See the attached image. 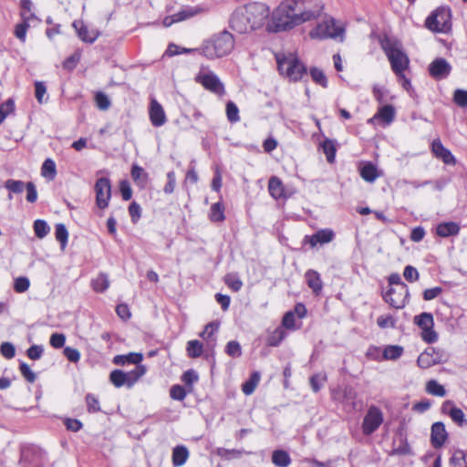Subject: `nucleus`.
I'll return each mask as SVG.
<instances>
[{
	"instance_id": "f257e3e1",
	"label": "nucleus",
	"mask_w": 467,
	"mask_h": 467,
	"mask_svg": "<svg viewBox=\"0 0 467 467\" xmlns=\"http://www.w3.org/2000/svg\"><path fill=\"white\" fill-rule=\"evenodd\" d=\"M269 15L270 10L266 5L259 2L249 3L234 9L229 19V26L239 34H247L262 27Z\"/></svg>"
},
{
	"instance_id": "f03ea898",
	"label": "nucleus",
	"mask_w": 467,
	"mask_h": 467,
	"mask_svg": "<svg viewBox=\"0 0 467 467\" xmlns=\"http://www.w3.org/2000/svg\"><path fill=\"white\" fill-rule=\"evenodd\" d=\"M300 2L286 0L274 12L273 21L276 31H285L309 21L308 13H302Z\"/></svg>"
},
{
	"instance_id": "7ed1b4c3",
	"label": "nucleus",
	"mask_w": 467,
	"mask_h": 467,
	"mask_svg": "<svg viewBox=\"0 0 467 467\" xmlns=\"http://www.w3.org/2000/svg\"><path fill=\"white\" fill-rule=\"evenodd\" d=\"M234 47V36L223 30L205 41L200 47V54L209 59L218 58L230 54Z\"/></svg>"
},
{
	"instance_id": "20e7f679",
	"label": "nucleus",
	"mask_w": 467,
	"mask_h": 467,
	"mask_svg": "<svg viewBox=\"0 0 467 467\" xmlns=\"http://www.w3.org/2000/svg\"><path fill=\"white\" fill-rule=\"evenodd\" d=\"M380 46L390 63L392 71L397 77L402 76V72L409 67L410 59L404 53L401 43L397 39L385 36L380 40Z\"/></svg>"
},
{
	"instance_id": "39448f33",
	"label": "nucleus",
	"mask_w": 467,
	"mask_h": 467,
	"mask_svg": "<svg viewBox=\"0 0 467 467\" xmlns=\"http://www.w3.org/2000/svg\"><path fill=\"white\" fill-rule=\"evenodd\" d=\"M279 73L290 81H298L306 74V66L293 53L275 55Z\"/></svg>"
},
{
	"instance_id": "423d86ee",
	"label": "nucleus",
	"mask_w": 467,
	"mask_h": 467,
	"mask_svg": "<svg viewBox=\"0 0 467 467\" xmlns=\"http://www.w3.org/2000/svg\"><path fill=\"white\" fill-rule=\"evenodd\" d=\"M344 33L342 26L337 25L334 18L327 17L309 32V36L313 39H339L342 42Z\"/></svg>"
},
{
	"instance_id": "0eeeda50",
	"label": "nucleus",
	"mask_w": 467,
	"mask_h": 467,
	"mask_svg": "<svg viewBox=\"0 0 467 467\" xmlns=\"http://www.w3.org/2000/svg\"><path fill=\"white\" fill-rule=\"evenodd\" d=\"M427 28L433 32L447 33L451 30V11L449 8L439 7L425 21Z\"/></svg>"
},
{
	"instance_id": "6e6552de",
	"label": "nucleus",
	"mask_w": 467,
	"mask_h": 467,
	"mask_svg": "<svg viewBox=\"0 0 467 467\" xmlns=\"http://www.w3.org/2000/svg\"><path fill=\"white\" fill-rule=\"evenodd\" d=\"M410 296L409 287L407 285H402L399 287H391L384 295V299L391 306L401 309L406 306L408 297Z\"/></svg>"
},
{
	"instance_id": "1a4fd4ad",
	"label": "nucleus",
	"mask_w": 467,
	"mask_h": 467,
	"mask_svg": "<svg viewBox=\"0 0 467 467\" xmlns=\"http://www.w3.org/2000/svg\"><path fill=\"white\" fill-rule=\"evenodd\" d=\"M383 422V414L376 406H371L362 422V431L365 435H370L378 430Z\"/></svg>"
},
{
	"instance_id": "9d476101",
	"label": "nucleus",
	"mask_w": 467,
	"mask_h": 467,
	"mask_svg": "<svg viewBox=\"0 0 467 467\" xmlns=\"http://www.w3.org/2000/svg\"><path fill=\"white\" fill-rule=\"evenodd\" d=\"M96 204L99 209L109 206L111 198V184L108 178L98 179L95 183Z\"/></svg>"
},
{
	"instance_id": "9b49d317",
	"label": "nucleus",
	"mask_w": 467,
	"mask_h": 467,
	"mask_svg": "<svg viewBox=\"0 0 467 467\" xmlns=\"http://www.w3.org/2000/svg\"><path fill=\"white\" fill-rule=\"evenodd\" d=\"M196 82L202 84L206 89L222 96L224 94V87L214 73H199L195 78Z\"/></svg>"
},
{
	"instance_id": "f8f14e48",
	"label": "nucleus",
	"mask_w": 467,
	"mask_h": 467,
	"mask_svg": "<svg viewBox=\"0 0 467 467\" xmlns=\"http://www.w3.org/2000/svg\"><path fill=\"white\" fill-rule=\"evenodd\" d=\"M149 115L150 122L154 127H161L167 121L164 109L156 99H151L150 101Z\"/></svg>"
},
{
	"instance_id": "ddd939ff",
	"label": "nucleus",
	"mask_w": 467,
	"mask_h": 467,
	"mask_svg": "<svg viewBox=\"0 0 467 467\" xmlns=\"http://www.w3.org/2000/svg\"><path fill=\"white\" fill-rule=\"evenodd\" d=\"M451 66L444 58H437L430 64L429 71L435 78H444L451 72Z\"/></svg>"
},
{
	"instance_id": "4468645a",
	"label": "nucleus",
	"mask_w": 467,
	"mask_h": 467,
	"mask_svg": "<svg viewBox=\"0 0 467 467\" xmlns=\"http://www.w3.org/2000/svg\"><path fill=\"white\" fill-rule=\"evenodd\" d=\"M76 29L78 37L87 43H93L99 36V32L96 29H88L82 21L76 20L72 24Z\"/></svg>"
},
{
	"instance_id": "2eb2a0df",
	"label": "nucleus",
	"mask_w": 467,
	"mask_h": 467,
	"mask_svg": "<svg viewBox=\"0 0 467 467\" xmlns=\"http://www.w3.org/2000/svg\"><path fill=\"white\" fill-rule=\"evenodd\" d=\"M448 438L445 426L442 422H435L431 426V440L434 448H441Z\"/></svg>"
},
{
	"instance_id": "dca6fc26",
	"label": "nucleus",
	"mask_w": 467,
	"mask_h": 467,
	"mask_svg": "<svg viewBox=\"0 0 467 467\" xmlns=\"http://www.w3.org/2000/svg\"><path fill=\"white\" fill-rule=\"evenodd\" d=\"M433 154L446 164H455L456 161L451 152L446 149L440 140H434L431 144Z\"/></svg>"
},
{
	"instance_id": "f3484780",
	"label": "nucleus",
	"mask_w": 467,
	"mask_h": 467,
	"mask_svg": "<svg viewBox=\"0 0 467 467\" xmlns=\"http://www.w3.org/2000/svg\"><path fill=\"white\" fill-rule=\"evenodd\" d=\"M396 112L393 106L384 105L379 109L378 112L371 119H368V123H373L375 120L379 119L385 125H389L393 121Z\"/></svg>"
},
{
	"instance_id": "a211bd4d",
	"label": "nucleus",
	"mask_w": 467,
	"mask_h": 467,
	"mask_svg": "<svg viewBox=\"0 0 467 467\" xmlns=\"http://www.w3.org/2000/svg\"><path fill=\"white\" fill-rule=\"evenodd\" d=\"M358 393L357 391L350 386H345L342 389L335 392L334 399L341 401L345 404L351 405L352 409H356V399Z\"/></svg>"
},
{
	"instance_id": "6ab92c4d",
	"label": "nucleus",
	"mask_w": 467,
	"mask_h": 467,
	"mask_svg": "<svg viewBox=\"0 0 467 467\" xmlns=\"http://www.w3.org/2000/svg\"><path fill=\"white\" fill-rule=\"evenodd\" d=\"M296 2H300V9L302 13H308L307 15L310 16L309 21L317 17L322 9L323 5L317 0H295Z\"/></svg>"
},
{
	"instance_id": "aec40b11",
	"label": "nucleus",
	"mask_w": 467,
	"mask_h": 467,
	"mask_svg": "<svg viewBox=\"0 0 467 467\" xmlns=\"http://www.w3.org/2000/svg\"><path fill=\"white\" fill-rule=\"evenodd\" d=\"M360 177L368 182H374L379 177L381 176V172L378 170L377 166L371 162H366L359 168Z\"/></svg>"
},
{
	"instance_id": "412c9836",
	"label": "nucleus",
	"mask_w": 467,
	"mask_h": 467,
	"mask_svg": "<svg viewBox=\"0 0 467 467\" xmlns=\"http://www.w3.org/2000/svg\"><path fill=\"white\" fill-rule=\"evenodd\" d=\"M438 362L439 361L435 357V350L433 348H428L422 352L417 359L418 366L421 368H429Z\"/></svg>"
},
{
	"instance_id": "4be33fe9",
	"label": "nucleus",
	"mask_w": 467,
	"mask_h": 467,
	"mask_svg": "<svg viewBox=\"0 0 467 467\" xmlns=\"http://www.w3.org/2000/svg\"><path fill=\"white\" fill-rule=\"evenodd\" d=\"M460 232V226L453 222L441 223L436 227V234L441 237H449L457 235Z\"/></svg>"
},
{
	"instance_id": "5701e85b",
	"label": "nucleus",
	"mask_w": 467,
	"mask_h": 467,
	"mask_svg": "<svg viewBox=\"0 0 467 467\" xmlns=\"http://www.w3.org/2000/svg\"><path fill=\"white\" fill-rule=\"evenodd\" d=\"M143 356L140 353L130 352L126 355H117L113 358V363L118 366H124L125 364L138 365L142 360Z\"/></svg>"
},
{
	"instance_id": "b1692460",
	"label": "nucleus",
	"mask_w": 467,
	"mask_h": 467,
	"mask_svg": "<svg viewBox=\"0 0 467 467\" xmlns=\"http://www.w3.org/2000/svg\"><path fill=\"white\" fill-rule=\"evenodd\" d=\"M306 281L312 291L318 295L323 287L320 275L315 270H308L306 275Z\"/></svg>"
},
{
	"instance_id": "393cba45",
	"label": "nucleus",
	"mask_w": 467,
	"mask_h": 467,
	"mask_svg": "<svg viewBox=\"0 0 467 467\" xmlns=\"http://www.w3.org/2000/svg\"><path fill=\"white\" fill-rule=\"evenodd\" d=\"M189 458V451L183 445H178L172 450V464L174 467L182 466Z\"/></svg>"
},
{
	"instance_id": "a878e982",
	"label": "nucleus",
	"mask_w": 467,
	"mask_h": 467,
	"mask_svg": "<svg viewBox=\"0 0 467 467\" xmlns=\"http://www.w3.org/2000/svg\"><path fill=\"white\" fill-rule=\"evenodd\" d=\"M268 191L275 199L285 197L284 185L281 180L275 176L270 178L268 182Z\"/></svg>"
},
{
	"instance_id": "bb28decb",
	"label": "nucleus",
	"mask_w": 467,
	"mask_h": 467,
	"mask_svg": "<svg viewBox=\"0 0 467 467\" xmlns=\"http://www.w3.org/2000/svg\"><path fill=\"white\" fill-rule=\"evenodd\" d=\"M204 12L205 9L201 6H187L175 14V19L177 22H181Z\"/></svg>"
},
{
	"instance_id": "cd10ccee",
	"label": "nucleus",
	"mask_w": 467,
	"mask_h": 467,
	"mask_svg": "<svg viewBox=\"0 0 467 467\" xmlns=\"http://www.w3.org/2000/svg\"><path fill=\"white\" fill-rule=\"evenodd\" d=\"M272 462L277 467H287L291 463V458L285 451L275 450L272 454Z\"/></svg>"
},
{
	"instance_id": "c85d7f7f",
	"label": "nucleus",
	"mask_w": 467,
	"mask_h": 467,
	"mask_svg": "<svg viewBox=\"0 0 467 467\" xmlns=\"http://www.w3.org/2000/svg\"><path fill=\"white\" fill-rule=\"evenodd\" d=\"M145 373V366L140 364L136 365L134 369L126 372L128 388H131Z\"/></svg>"
},
{
	"instance_id": "c756f323",
	"label": "nucleus",
	"mask_w": 467,
	"mask_h": 467,
	"mask_svg": "<svg viewBox=\"0 0 467 467\" xmlns=\"http://www.w3.org/2000/svg\"><path fill=\"white\" fill-rule=\"evenodd\" d=\"M320 148L323 152L326 154L327 161L329 163H333L336 158V144L335 141L329 139H326L321 144Z\"/></svg>"
},
{
	"instance_id": "7c9ffc66",
	"label": "nucleus",
	"mask_w": 467,
	"mask_h": 467,
	"mask_svg": "<svg viewBox=\"0 0 467 467\" xmlns=\"http://www.w3.org/2000/svg\"><path fill=\"white\" fill-rule=\"evenodd\" d=\"M414 322L422 329V331L428 328H432L434 325L432 315L426 312L416 316Z\"/></svg>"
},
{
	"instance_id": "2f4dec72",
	"label": "nucleus",
	"mask_w": 467,
	"mask_h": 467,
	"mask_svg": "<svg viewBox=\"0 0 467 467\" xmlns=\"http://www.w3.org/2000/svg\"><path fill=\"white\" fill-rule=\"evenodd\" d=\"M131 177L140 187H144L148 181V174L143 168L138 165L132 166Z\"/></svg>"
},
{
	"instance_id": "473e14b6",
	"label": "nucleus",
	"mask_w": 467,
	"mask_h": 467,
	"mask_svg": "<svg viewBox=\"0 0 467 467\" xmlns=\"http://www.w3.org/2000/svg\"><path fill=\"white\" fill-rule=\"evenodd\" d=\"M109 380L116 388H120L123 386L128 387L126 372L120 369H115L111 371L109 375Z\"/></svg>"
},
{
	"instance_id": "72a5a7b5",
	"label": "nucleus",
	"mask_w": 467,
	"mask_h": 467,
	"mask_svg": "<svg viewBox=\"0 0 467 467\" xmlns=\"http://www.w3.org/2000/svg\"><path fill=\"white\" fill-rule=\"evenodd\" d=\"M41 175L48 180H54L57 175L56 163L52 159H47L42 164Z\"/></svg>"
},
{
	"instance_id": "f704fd0d",
	"label": "nucleus",
	"mask_w": 467,
	"mask_h": 467,
	"mask_svg": "<svg viewBox=\"0 0 467 467\" xmlns=\"http://www.w3.org/2000/svg\"><path fill=\"white\" fill-rule=\"evenodd\" d=\"M426 391L436 397H444L446 395V390L442 385H441L437 380L431 379L426 383Z\"/></svg>"
},
{
	"instance_id": "c9c22d12",
	"label": "nucleus",
	"mask_w": 467,
	"mask_h": 467,
	"mask_svg": "<svg viewBox=\"0 0 467 467\" xmlns=\"http://www.w3.org/2000/svg\"><path fill=\"white\" fill-rule=\"evenodd\" d=\"M186 350L190 358H196L202 356L203 345L199 340H190L187 343Z\"/></svg>"
},
{
	"instance_id": "e433bc0d",
	"label": "nucleus",
	"mask_w": 467,
	"mask_h": 467,
	"mask_svg": "<svg viewBox=\"0 0 467 467\" xmlns=\"http://www.w3.org/2000/svg\"><path fill=\"white\" fill-rule=\"evenodd\" d=\"M109 286V279L106 274H100L92 280V287L96 292H104Z\"/></svg>"
},
{
	"instance_id": "4c0bfd02",
	"label": "nucleus",
	"mask_w": 467,
	"mask_h": 467,
	"mask_svg": "<svg viewBox=\"0 0 467 467\" xmlns=\"http://www.w3.org/2000/svg\"><path fill=\"white\" fill-rule=\"evenodd\" d=\"M403 353V348L397 345H389L385 348L383 357L385 359L396 360Z\"/></svg>"
},
{
	"instance_id": "58836bf2",
	"label": "nucleus",
	"mask_w": 467,
	"mask_h": 467,
	"mask_svg": "<svg viewBox=\"0 0 467 467\" xmlns=\"http://www.w3.org/2000/svg\"><path fill=\"white\" fill-rule=\"evenodd\" d=\"M259 380H260L259 372H254L251 375L249 380L243 384V388H242L243 392L245 395H251L254 391L256 386L258 385Z\"/></svg>"
},
{
	"instance_id": "ea45409f",
	"label": "nucleus",
	"mask_w": 467,
	"mask_h": 467,
	"mask_svg": "<svg viewBox=\"0 0 467 467\" xmlns=\"http://www.w3.org/2000/svg\"><path fill=\"white\" fill-rule=\"evenodd\" d=\"M219 328V323L211 322L207 324L204 327V330L200 333V337H202L206 341H211L213 343L215 342V338H213V334L217 332Z\"/></svg>"
},
{
	"instance_id": "a19ab883",
	"label": "nucleus",
	"mask_w": 467,
	"mask_h": 467,
	"mask_svg": "<svg viewBox=\"0 0 467 467\" xmlns=\"http://www.w3.org/2000/svg\"><path fill=\"white\" fill-rule=\"evenodd\" d=\"M224 209L222 203H213L211 207L210 219L213 222H222L224 220Z\"/></svg>"
},
{
	"instance_id": "79ce46f5",
	"label": "nucleus",
	"mask_w": 467,
	"mask_h": 467,
	"mask_svg": "<svg viewBox=\"0 0 467 467\" xmlns=\"http://www.w3.org/2000/svg\"><path fill=\"white\" fill-rule=\"evenodd\" d=\"M226 116L231 123H235L240 120L239 109L234 102L228 101L226 103Z\"/></svg>"
},
{
	"instance_id": "37998d69",
	"label": "nucleus",
	"mask_w": 467,
	"mask_h": 467,
	"mask_svg": "<svg viewBox=\"0 0 467 467\" xmlns=\"http://www.w3.org/2000/svg\"><path fill=\"white\" fill-rule=\"evenodd\" d=\"M56 238L60 243L61 248L65 249L67 238H68V232L66 228V226L63 223H57L56 225Z\"/></svg>"
},
{
	"instance_id": "c03bdc74",
	"label": "nucleus",
	"mask_w": 467,
	"mask_h": 467,
	"mask_svg": "<svg viewBox=\"0 0 467 467\" xmlns=\"http://www.w3.org/2000/svg\"><path fill=\"white\" fill-rule=\"evenodd\" d=\"M34 231L35 234L42 239L48 234L49 226L46 221L38 219L34 223Z\"/></svg>"
},
{
	"instance_id": "a18cd8bd",
	"label": "nucleus",
	"mask_w": 467,
	"mask_h": 467,
	"mask_svg": "<svg viewBox=\"0 0 467 467\" xmlns=\"http://www.w3.org/2000/svg\"><path fill=\"white\" fill-rule=\"evenodd\" d=\"M5 187L13 193H21L24 192V189L26 188V183L22 181H16V180H7L5 182Z\"/></svg>"
},
{
	"instance_id": "49530a36",
	"label": "nucleus",
	"mask_w": 467,
	"mask_h": 467,
	"mask_svg": "<svg viewBox=\"0 0 467 467\" xmlns=\"http://www.w3.org/2000/svg\"><path fill=\"white\" fill-rule=\"evenodd\" d=\"M224 281H225V284L234 292H237L242 288L243 282L235 275H233V274L226 275Z\"/></svg>"
},
{
	"instance_id": "de8ad7c7",
	"label": "nucleus",
	"mask_w": 467,
	"mask_h": 467,
	"mask_svg": "<svg viewBox=\"0 0 467 467\" xmlns=\"http://www.w3.org/2000/svg\"><path fill=\"white\" fill-rule=\"evenodd\" d=\"M30 286V281L26 276H19L14 281V289L16 293H25Z\"/></svg>"
},
{
	"instance_id": "09e8293b",
	"label": "nucleus",
	"mask_w": 467,
	"mask_h": 467,
	"mask_svg": "<svg viewBox=\"0 0 467 467\" xmlns=\"http://www.w3.org/2000/svg\"><path fill=\"white\" fill-rule=\"evenodd\" d=\"M326 380H327L326 374L318 373V374L313 375L310 378V386H311L313 391L316 393L318 392L323 386V382H325Z\"/></svg>"
},
{
	"instance_id": "8fccbe9b",
	"label": "nucleus",
	"mask_w": 467,
	"mask_h": 467,
	"mask_svg": "<svg viewBox=\"0 0 467 467\" xmlns=\"http://www.w3.org/2000/svg\"><path fill=\"white\" fill-rule=\"evenodd\" d=\"M225 352L232 358H239L242 355V348L237 341L232 340L227 343Z\"/></svg>"
},
{
	"instance_id": "3c124183",
	"label": "nucleus",
	"mask_w": 467,
	"mask_h": 467,
	"mask_svg": "<svg viewBox=\"0 0 467 467\" xmlns=\"http://www.w3.org/2000/svg\"><path fill=\"white\" fill-rule=\"evenodd\" d=\"M182 380L188 387L189 391H192V384L198 380V374L193 369H189L182 374Z\"/></svg>"
},
{
	"instance_id": "603ef678",
	"label": "nucleus",
	"mask_w": 467,
	"mask_h": 467,
	"mask_svg": "<svg viewBox=\"0 0 467 467\" xmlns=\"http://www.w3.org/2000/svg\"><path fill=\"white\" fill-rule=\"evenodd\" d=\"M450 417L459 426H463L467 424V420L465 418L463 411L457 407L455 409L451 410Z\"/></svg>"
},
{
	"instance_id": "864d4df0",
	"label": "nucleus",
	"mask_w": 467,
	"mask_h": 467,
	"mask_svg": "<svg viewBox=\"0 0 467 467\" xmlns=\"http://www.w3.org/2000/svg\"><path fill=\"white\" fill-rule=\"evenodd\" d=\"M334 233L332 230L324 229L317 231L316 233V240L319 242V244H327L333 240Z\"/></svg>"
},
{
	"instance_id": "5fc2aeb1",
	"label": "nucleus",
	"mask_w": 467,
	"mask_h": 467,
	"mask_svg": "<svg viewBox=\"0 0 467 467\" xmlns=\"http://www.w3.org/2000/svg\"><path fill=\"white\" fill-rule=\"evenodd\" d=\"M310 74H311L313 80L317 84H319L324 88L327 87V77L325 76V74L322 70L315 67L310 70Z\"/></svg>"
},
{
	"instance_id": "6e6d98bb",
	"label": "nucleus",
	"mask_w": 467,
	"mask_h": 467,
	"mask_svg": "<svg viewBox=\"0 0 467 467\" xmlns=\"http://www.w3.org/2000/svg\"><path fill=\"white\" fill-rule=\"evenodd\" d=\"M452 467H462L466 464V456L462 451H456L451 458Z\"/></svg>"
},
{
	"instance_id": "4d7b16f0",
	"label": "nucleus",
	"mask_w": 467,
	"mask_h": 467,
	"mask_svg": "<svg viewBox=\"0 0 467 467\" xmlns=\"http://www.w3.org/2000/svg\"><path fill=\"white\" fill-rule=\"evenodd\" d=\"M176 185V176L173 171H171L167 173V183L163 188V192L166 194H171L174 192Z\"/></svg>"
},
{
	"instance_id": "13d9d810",
	"label": "nucleus",
	"mask_w": 467,
	"mask_h": 467,
	"mask_svg": "<svg viewBox=\"0 0 467 467\" xmlns=\"http://www.w3.org/2000/svg\"><path fill=\"white\" fill-rule=\"evenodd\" d=\"M171 398L176 400H183L186 397V390L181 385H174L170 390Z\"/></svg>"
},
{
	"instance_id": "bf43d9fd",
	"label": "nucleus",
	"mask_w": 467,
	"mask_h": 467,
	"mask_svg": "<svg viewBox=\"0 0 467 467\" xmlns=\"http://www.w3.org/2000/svg\"><path fill=\"white\" fill-rule=\"evenodd\" d=\"M88 410L89 412H98L100 410L99 401L93 394L86 396Z\"/></svg>"
},
{
	"instance_id": "052dcab7",
	"label": "nucleus",
	"mask_w": 467,
	"mask_h": 467,
	"mask_svg": "<svg viewBox=\"0 0 467 467\" xmlns=\"http://www.w3.org/2000/svg\"><path fill=\"white\" fill-rule=\"evenodd\" d=\"M453 100L458 106L467 108V91L462 89L455 90Z\"/></svg>"
},
{
	"instance_id": "680f3d73",
	"label": "nucleus",
	"mask_w": 467,
	"mask_h": 467,
	"mask_svg": "<svg viewBox=\"0 0 467 467\" xmlns=\"http://www.w3.org/2000/svg\"><path fill=\"white\" fill-rule=\"evenodd\" d=\"M29 27V24L26 23H20L16 26L15 28V36L22 42H26V36L27 29Z\"/></svg>"
},
{
	"instance_id": "e2e57ef3",
	"label": "nucleus",
	"mask_w": 467,
	"mask_h": 467,
	"mask_svg": "<svg viewBox=\"0 0 467 467\" xmlns=\"http://www.w3.org/2000/svg\"><path fill=\"white\" fill-rule=\"evenodd\" d=\"M43 352L44 348L42 346L33 345L27 349L26 355L30 359L37 360L42 357Z\"/></svg>"
},
{
	"instance_id": "0e129e2a",
	"label": "nucleus",
	"mask_w": 467,
	"mask_h": 467,
	"mask_svg": "<svg viewBox=\"0 0 467 467\" xmlns=\"http://www.w3.org/2000/svg\"><path fill=\"white\" fill-rule=\"evenodd\" d=\"M285 332L284 330L277 328L274 331V333L268 338V345L276 347L279 343L284 339Z\"/></svg>"
},
{
	"instance_id": "69168bd1",
	"label": "nucleus",
	"mask_w": 467,
	"mask_h": 467,
	"mask_svg": "<svg viewBox=\"0 0 467 467\" xmlns=\"http://www.w3.org/2000/svg\"><path fill=\"white\" fill-rule=\"evenodd\" d=\"M403 276L407 281L412 283L419 279V272L415 267L407 265L404 269Z\"/></svg>"
},
{
	"instance_id": "338daca9",
	"label": "nucleus",
	"mask_w": 467,
	"mask_h": 467,
	"mask_svg": "<svg viewBox=\"0 0 467 467\" xmlns=\"http://www.w3.org/2000/svg\"><path fill=\"white\" fill-rule=\"evenodd\" d=\"M19 368L21 374L28 382L33 383L36 380V374L32 371L26 363H21Z\"/></svg>"
},
{
	"instance_id": "774afa93",
	"label": "nucleus",
	"mask_w": 467,
	"mask_h": 467,
	"mask_svg": "<svg viewBox=\"0 0 467 467\" xmlns=\"http://www.w3.org/2000/svg\"><path fill=\"white\" fill-rule=\"evenodd\" d=\"M96 103L99 109L106 110L110 106V101L107 95L102 92H99L96 95Z\"/></svg>"
}]
</instances>
